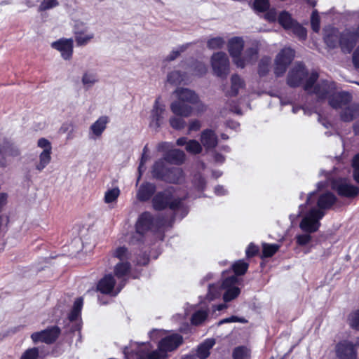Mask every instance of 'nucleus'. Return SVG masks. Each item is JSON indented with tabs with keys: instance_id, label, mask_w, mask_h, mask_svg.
I'll return each instance as SVG.
<instances>
[{
	"instance_id": "nucleus-49",
	"label": "nucleus",
	"mask_w": 359,
	"mask_h": 359,
	"mask_svg": "<svg viewBox=\"0 0 359 359\" xmlns=\"http://www.w3.org/2000/svg\"><path fill=\"white\" fill-rule=\"evenodd\" d=\"M352 167L353 169V177L359 184V153L353 156L352 159Z\"/></svg>"
},
{
	"instance_id": "nucleus-8",
	"label": "nucleus",
	"mask_w": 359,
	"mask_h": 359,
	"mask_svg": "<svg viewBox=\"0 0 359 359\" xmlns=\"http://www.w3.org/2000/svg\"><path fill=\"white\" fill-rule=\"evenodd\" d=\"M294 57V51L290 48H283L276 55L275 60V74L278 76H282L287 66L291 63Z\"/></svg>"
},
{
	"instance_id": "nucleus-35",
	"label": "nucleus",
	"mask_w": 359,
	"mask_h": 359,
	"mask_svg": "<svg viewBox=\"0 0 359 359\" xmlns=\"http://www.w3.org/2000/svg\"><path fill=\"white\" fill-rule=\"evenodd\" d=\"M83 304V300L82 298H78L76 299L74 304L72 311L69 316V319L70 321H74L79 318V317L80 316Z\"/></svg>"
},
{
	"instance_id": "nucleus-21",
	"label": "nucleus",
	"mask_w": 359,
	"mask_h": 359,
	"mask_svg": "<svg viewBox=\"0 0 359 359\" xmlns=\"http://www.w3.org/2000/svg\"><path fill=\"white\" fill-rule=\"evenodd\" d=\"M358 39L353 32H344L340 35L339 46L344 53H349L355 45Z\"/></svg>"
},
{
	"instance_id": "nucleus-33",
	"label": "nucleus",
	"mask_w": 359,
	"mask_h": 359,
	"mask_svg": "<svg viewBox=\"0 0 359 359\" xmlns=\"http://www.w3.org/2000/svg\"><path fill=\"white\" fill-rule=\"evenodd\" d=\"M185 159V154L184 151L179 149H171L170 150L163 159L165 161H168L175 164H180L184 162Z\"/></svg>"
},
{
	"instance_id": "nucleus-23",
	"label": "nucleus",
	"mask_w": 359,
	"mask_h": 359,
	"mask_svg": "<svg viewBox=\"0 0 359 359\" xmlns=\"http://www.w3.org/2000/svg\"><path fill=\"white\" fill-rule=\"evenodd\" d=\"M174 93L177 99L182 102L189 104L198 102V95L192 90L185 88H177Z\"/></svg>"
},
{
	"instance_id": "nucleus-51",
	"label": "nucleus",
	"mask_w": 359,
	"mask_h": 359,
	"mask_svg": "<svg viewBox=\"0 0 359 359\" xmlns=\"http://www.w3.org/2000/svg\"><path fill=\"white\" fill-rule=\"evenodd\" d=\"M147 147L145 146L144 147V149H143V153H142V158H141V160H140V165H139V167H138V172H139V175H140L139 177H138V180H140L142 172L145 170V168H144V164L146 163V162L149 158V156L147 155Z\"/></svg>"
},
{
	"instance_id": "nucleus-56",
	"label": "nucleus",
	"mask_w": 359,
	"mask_h": 359,
	"mask_svg": "<svg viewBox=\"0 0 359 359\" xmlns=\"http://www.w3.org/2000/svg\"><path fill=\"white\" fill-rule=\"evenodd\" d=\"M39 350L37 348L27 349L21 356V359H37Z\"/></svg>"
},
{
	"instance_id": "nucleus-50",
	"label": "nucleus",
	"mask_w": 359,
	"mask_h": 359,
	"mask_svg": "<svg viewBox=\"0 0 359 359\" xmlns=\"http://www.w3.org/2000/svg\"><path fill=\"white\" fill-rule=\"evenodd\" d=\"M170 126L176 130H180L185 126V121L180 117L172 116L169 119Z\"/></svg>"
},
{
	"instance_id": "nucleus-60",
	"label": "nucleus",
	"mask_w": 359,
	"mask_h": 359,
	"mask_svg": "<svg viewBox=\"0 0 359 359\" xmlns=\"http://www.w3.org/2000/svg\"><path fill=\"white\" fill-rule=\"evenodd\" d=\"M258 252V247L255 245L254 244L252 243H250L247 250H246V255L247 257H253L254 255H255Z\"/></svg>"
},
{
	"instance_id": "nucleus-2",
	"label": "nucleus",
	"mask_w": 359,
	"mask_h": 359,
	"mask_svg": "<svg viewBox=\"0 0 359 359\" xmlns=\"http://www.w3.org/2000/svg\"><path fill=\"white\" fill-rule=\"evenodd\" d=\"M323 216L324 213L322 211L316 209L309 210L304 215L299 227L305 233L296 236L298 245L303 246L311 242L312 237L310 234L318 231L320 224V220Z\"/></svg>"
},
{
	"instance_id": "nucleus-40",
	"label": "nucleus",
	"mask_w": 359,
	"mask_h": 359,
	"mask_svg": "<svg viewBox=\"0 0 359 359\" xmlns=\"http://www.w3.org/2000/svg\"><path fill=\"white\" fill-rule=\"evenodd\" d=\"M280 245L262 243V256L264 257H272L280 248Z\"/></svg>"
},
{
	"instance_id": "nucleus-26",
	"label": "nucleus",
	"mask_w": 359,
	"mask_h": 359,
	"mask_svg": "<svg viewBox=\"0 0 359 359\" xmlns=\"http://www.w3.org/2000/svg\"><path fill=\"white\" fill-rule=\"evenodd\" d=\"M324 41L330 48H334L339 45L340 35L338 30L329 27L324 30Z\"/></svg>"
},
{
	"instance_id": "nucleus-44",
	"label": "nucleus",
	"mask_w": 359,
	"mask_h": 359,
	"mask_svg": "<svg viewBox=\"0 0 359 359\" xmlns=\"http://www.w3.org/2000/svg\"><path fill=\"white\" fill-rule=\"evenodd\" d=\"M348 323L353 329L359 330V310L353 311L348 315Z\"/></svg>"
},
{
	"instance_id": "nucleus-38",
	"label": "nucleus",
	"mask_w": 359,
	"mask_h": 359,
	"mask_svg": "<svg viewBox=\"0 0 359 359\" xmlns=\"http://www.w3.org/2000/svg\"><path fill=\"white\" fill-rule=\"evenodd\" d=\"M208 310L200 309L194 313L191 317V323L198 325L203 323L208 318Z\"/></svg>"
},
{
	"instance_id": "nucleus-37",
	"label": "nucleus",
	"mask_w": 359,
	"mask_h": 359,
	"mask_svg": "<svg viewBox=\"0 0 359 359\" xmlns=\"http://www.w3.org/2000/svg\"><path fill=\"white\" fill-rule=\"evenodd\" d=\"M130 266L128 262H120L114 269L115 276L118 278H123L129 272Z\"/></svg>"
},
{
	"instance_id": "nucleus-28",
	"label": "nucleus",
	"mask_w": 359,
	"mask_h": 359,
	"mask_svg": "<svg viewBox=\"0 0 359 359\" xmlns=\"http://www.w3.org/2000/svg\"><path fill=\"white\" fill-rule=\"evenodd\" d=\"M201 142L206 149H212L217 144V137L214 131L207 129L202 132Z\"/></svg>"
},
{
	"instance_id": "nucleus-5",
	"label": "nucleus",
	"mask_w": 359,
	"mask_h": 359,
	"mask_svg": "<svg viewBox=\"0 0 359 359\" xmlns=\"http://www.w3.org/2000/svg\"><path fill=\"white\" fill-rule=\"evenodd\" d=\"M174 189L170 187L163 191L157 193L152 199V205L156 210H161L167 207L175 210L181 207L182 199L180 198H173L172 192Z\"/></svg>"
},
{
	"instance_id": "nucleus-17",
	"label": "nucleus",
	"mask_w": 359,
	"mask_h": 359,
	"mask_svg": "<svg viewBox=\"0 0 359 359\" xmlns=\"http://www.w3.org/2000/svg\"><path fill=\"white\" fill-rule=\"evenodd\" d=\"M244 40L242 37L234 36L231 38L227 43L228 51L236 64V59L240 58L241 52L244 48Z\"/></svg>"
},
{
	"instance_id": "nucleus-22",
	"label": "nucleus",
	"mask_w": 359,
	"mask_h": 359,
	"mask_svg": "<svg viewBox=\"0 0 359 359\" xmlns=\"http://www.w3.org/2000/svg\"><path fill=\"white\" fill-rule=\"evenodd\" d=\"M170 110L177 116L189 117L192 114L194 108L177 99L171 103Z\"/></svg>"
},
{
	"instance_id": "nucleus-19",
	"label": "nucleus",
	"mask_w": 359,
	"mask_h": 359,
	"mask_svg": "<svg viewBox=\"0 0 359 359\" xmlns=\"http://www.w3.org/2000/svg\"><path fill=\"white\" fill-rule=\"evenodd\" d=\"M336 353L337 357L341 359H355L356 358V351L353 344L346 341L337 345Z\"/></svg>"
},
{
	"instance_id": "nucleus-34",
	"label": "nucleus",
	"mask_w": 359,
	"mask_h": 359,
	"mask_svg": "<svg viewBox=\"0 0 359 359\" xmlns=\"http://www.w3.org/2000/svg\"><path fill=\"white\" fill-rule=\"evenodd\" d=\"M187 80V75L180 71L170 72L167 76V81L172 85H179Z\"/></svg>"
},
{
	"instance_id": "nucleus-10",
	"label": "nucleus",
	"mask_w": 359,
	"mask_h": 359,
	"mask_svg": "<svg viewBox=\"0 0 359 359\" xmlns=\"http://www.w3.org/2000/svg\"><path fill=\"white\" fill-rule=\"evenodd\" d=\"M259 50V42L252 41L251 45L245 49L243 55L236 59V65L238 67L244 68L248 65L254 64L258 59Z\"/></svg>"
},
{
	"instance_id": "nucleus-13",
	"label": "nucleus",
	"mask_w": 359,
	"mask_h": 359,
	"mask_svg": "<svg viewBox=\"0 0 359 359\" xmlns=\"http://www.w3.org/2000/svg\"><path fill=\"white\" fill-rule=\"evenodd\" d=\"M307 75L308 72L304 65L298 63L290 70L287 75V83L290 87L299 86Z\"/></svg>"
},
{
	"instance_id": "nucleus-14",
	"label": "nucleus",
	"mask_w": 359,
	"mask_h": 359,
	"mask_svg": "<svg viewBox=\"0 0 359 359\" xmlns=\"http://www.w3.org/2000/svg\"><path fill=\"white\" fill-rule=\"evenodd\" d=\"M332 188L336 190L339 195L345 197H354L358 195L359 189L349 183L345 179H339L332 182Z\"/></svg>"
},
{
	"instance_id": "nucleus-57",
	"label": "nucleus",
	"mask_w": 359,
	"mask_h": 359,
	"mask_svg": "<svg viewBox=\"0 0 359 359\" xmlns=\"http://www.w3.org/2000/svg\"><path fill=\"white\" fill-rule=\"evenodd\" d=\"M37 146L43 149L42 151H52L51 143L46 138H40L37 142Z\"/></svg>"
},
{
	"instance_id": "nucleus-16",
	"label": "nucleus",
	"mask_w": 359,
	"mask_h": 359,
	"mask_svg": "<svg viewBox=\"0 0 359 359\" xmlns=\"http://www.w3.org/2000/svg\"><path fill=\"white\" fill-rule=\"evenodd\" d=\"M74 36L76 45L78 46H84L90 43L94 39V33L88 31L87 26L80 27L79 25L75 26Z\"/></svg>"
},
{
	"instance_id": "nucleus-61",
	"label": "nucleus",
	"mask_w": 359,
	"mask_h": 359,
	"mask_svg": "<svg viewBox=\"0 0 359 359\" xmlns=\"http://www.w3.org/2000/svg\"><path fill=\"white\" fill-rule=\"evenodd\" d=\"M195 105V110L198 114H201L206 111L207 107L206 105L200 101L199 97H198V102L193 104Z\"/></svg>"
},
{
	"instance_id": "nucleus-12",
	"label": "nucleus",
	"mask_w": 359,
	"mask_h": 359,
	"mask_svg": "<svg viewBox=\"0 0 359 359\" xmlns=\"http://www.w3.org/2000/svg\"><path fill=\"white\" fill-rule=\"evenodd\" d=\"M60 330L57 327H51L41 332H36L32 334L31 339L34 344L44 342L51 344L58 337Z\"/></svg>"
},
{
	"instance_id": "nucleus-55",
	"label": "nucleus",
	"mask_w": 359,
	"mask_h": 359,
	"mask_svg": "<svg viewBox=\"0 0 359 359\" xmlns=\"http://www.w3.org/2000/svg\"><path fill=\"white\" fill-rule=\"evenodd\" d=\"M311 24L314 32H318L320 30V18L316 11L312 13Z\"/></svg>"
},
{
	"instance_id": "nucleus-45",
	"label": "nucleus",
	"mask_w": 359,
	"mask_h": 359,
	"mask_svg": "<svg viewBox=\"0 0 359 359\" xmlns=\"http://www.w3.org/2000/svg\"><path fill=\"white\" fill-rule=\"evenodd\" d=\"M186 150L193 154H197L202 151L201 144L196 140H189L185 147Z\"/></svg>"
},
{
	"instance_id": "nucleus-46",
	"label": "nucleus",
	"mask_w": 359,
	"mask_h": 359,
	"mask_svg": "<svg viewBox=\"0 0 359 359\" xmlns=\"http://www.w3.org/2000/svg\"><path fill=\"white\" fill-rule=\"evenodd\" d=\"M221 287L215 285H210L208 288V292L206 295V298L209 301H212L217 298H219L221 295Z\"/></svg>"
},
{
	"instance_id": "nucleus-29",
	"label": "nucleus",
	"mask_w": 359,
	"mask_h": 359,
	"mask_svg": "<svg viewBox=\"0 0 359 359\" xmlns=\"http://www.w3.org/2000/svg\"><path fill=\"white\" fill-rule=\"evenodd\" d=\"M336 197L332 193L327 192L322 194L318 200V206L319 208L311 207L309 210L312 209L319 210L323 211V209H327L330 208L335 202Z\"/></svg>"
},
{
	"instance_id": "nucleus-52",
	"label": "nucleus",
	"mask_w": 359,
	"mask_h": 359,
	"mask_svg": "<svg viewBox=\"0 0 359 359\" xmlns=\"http://www.w3.org/2000/svg\"><path fill=\"white\" fill-rule=\"evenodd\" d=\"M253 8L259 12L265 11L269 8V0H255Z\"/></svg>"
},
{
	"instance_id": "nucleus-64",
	"label": "nucleus",
	"mask_w": 359,
	"mask_h": 359,
	"mask_svg": "<svg viewBox=\"0 0 359 359\" xmlns=\"http://www.w3.org/2000/svg\"><path fill=\"white\" fill-rule=\"evenodd\" d=\"M74 130V126L72 123H65L60 128V132L62 133H66L68 131L72 133Z\"/></svg>"
},
{
	"instance_id": "nucleus-1",
	"label": "nucleus",
	"mask_w": 359,
	"mask_h": 359,
	"mask_svg": "<svg viewBox=\"0 0 359 359\" xmlns=\"http://www.w3.org/2000/svg\"><path fill=\"white\" fill-rule=\"evenodd\" d=\"M318 77L316 72L311 74L304 86L306 92L315 94L319 100L327 98L332 108L344 107L341 113V118L344 121H351L359 116V104L354 103L346 107L351 101V94L346 92L335 93V84L331 81L322 80L316 83Z\"/></svg>"
},
{
	"instance_id": "nucleus-3",
	"label": "nucleus",
	"mask_w": 359,
	"mask_h": 359,
	"mask_svg": "<svg viewBox=\"0 0 359 359\" xmlns=\"http://www.w3.org/2000/svg\"><path fill=\"white\" fill-rule=\"evenodd\" d=\"M152 176L168 183L177 184L184 179L183 172L180 168H168L163 160L157 161L152 168Z\"/></svg>"
},
{
	"instance_id": "nucleus-53",
	"label": "nucleus",
	"mask_w": 359,
	"mask_h": 359,
	"mask_svg": "<svg viewBox=\"0 0 359 359\" xmlns=\"http://www.w3.org/2000/svg\"><path fill=\"white\" fill-rule=\"evenodd\" d=\"M270 58L264 57L259 64V74L261 76L265 75L269 69Z\"/></svg>"
},
{
	"instance_id": "nucleus-41",
	"label": "nucleus",
	"mask_w": 359,
	"mask_h": 359,
	"mask_svg": "<svg viewBox=\"0 0 359 359\" xmlns=\"http://www.w3.org/2000/svg\"><path fill=\"white\" fill-rule=\"evenodd\" d=\"M191 74L195 76L201 77L207 73L206 65L202 62H196L191 68Z\"/></svg>"
},
{
	"instance_id": "nucleus-30",
	"label": "nucleus",
	"mask_w": 359,
	"mask_h": 359,
	"mask_svg": "<svg viewBox=\"0 0 359 359\" xmlns=\"http://www.w3.org/2000/svg\"><path fill=\"white\" fill-rule=\"evenodd\" d=\"M115 281L111 275H107L100 280L97 284V290L103 294L110 293L114 287Z\"/></svg>"
},
{
	"instance_id": "nucleus-54",
	"label": "nucleus",
	"mask_w": 359,
	"mask_h": 359,
	"mask_svg": "<svg viewBox=\"0 0 359 359\" xmlns=\"http://www.w3.org/2000/svg\"><path fill=\"white\" fill-rule=\"evenodd\" d=\"M114 255L121 261L126 260L129 258L128 250L125 247L116 248L114 252Z\"/></svg>"
},
{
	"instance_id": "nucleus-63",
	"label": "nucleus",
	"mask_w": 359,
	"mask_h": 359,
	"mask_svg": "<svg viewBox=\"0 0 359 359\" xmlns=\"http://www.w3.org/2000/svg\"><path fill=\"white\" fill-rule=\"evenodd\" d=\"M352 61L354 67L359 69V46L354 50L352 56Z\"/></svg>"
},
{
	"instance_id": "nucleus-42",
	"label": "nucleus",
	"mask_w": 359,
	"mask_h": 359,
	"mask_svg": "<svg viewBox=\"0 0 359 359\" xmlns=\"http://www.w3.org/2000/svg\"><path fill=\"white\" fill-rule=\"evenodd\" d=\"M59 6L58 0H41L39 8V12H43L48 10L53 9Z\"/></svg>"
},
{
	"instance_id": "nucleus-47",
	"label": "nucleus",
	"mask_w": 359,
	"mask_h": 359,
	"mask_svg": "<svg viewBox=\"0 0 359 359\" xmlns=\"http://www.w3.org/2000/svg\"><path fill=\"white\" fill-rule=\"evenodd\" d=\"M233 359H250V351L244 346L235 348L233 351Z\"/></svg>"
},
{
	"instance_id": "nucleus-48",
	"label": "nucleus",
	"mask_w": 359,
	"mask_h": 359,
	"mask_svg": "<svg viewBox=\"0 0 359 359\" xmlns=\"http://www.w3.org/2000/svg\"><path fill=\"white\" fill-rule=\"evenodd\" d=\"M248 268V264L243 260H238L232 265V269L236 275L244 274Z\"/></svg>"
},
{
	"instance_id": "nucleus-59",
	"label": "nucleus",
	"mask_w": 359,
	"mask_h": 359,
	"mask_svg": "<svg viewBox=\"0 0 359 359\" xmlns=\"http://www.w3.org/2000/svg\"><path fill=\"white\" fill-rule=\"evenodd\" d=\"M185 50V48L182 46L178 48L176 50H173L167 57L166 60L168 61H172L176 59L181 53H182Z\"/></svg>"
},
{
	"instance_id": "nucleus-11",
	"label": "nucleus",
	"mask_w": 359,
	"mask_h": 359,
	"mask_svg": "<svg viewBox=\"0 0 359 359\" xmlns=\"http://www.w3.org/2000/svg\"><path fill=\"white\" fill-rule=\"evenodd\" d=\"M238 278L232 276L224 280L222 284V288L225 290L223 294V299L225 302H230L236 298L240 292V288L236 285Z\"/></svg>"
},
{
	"instance_id": "nucleus-62",
	"label": "nucleus",
	"mask_w": 359,
	"mask_h": 359,
	"mask_svg": "<svg viewBox=\"0 0 359 359\" xmlns=\"http://www.w3.org/2000/svg\"><path fill=\"white\" fill-rule=\"evenodd\" d=\"M265 18L269 22H275L277 19V13L274 9L269 10L265 14Z\"/></svg>"
},
{
	"instance_id": "nucleus-6",
	"label": "nucleus",
	"mask_w": 359,
	"mask_h": 359,
	"mask_svg": "<svg viewBox=\"0 0 359 359\" xmlns=\"http://www.w3.org/2000/svg\"><path fill=\"white\" fill-rule=\"evenodd\" d=\"M210 64L215 76L225 79L229 74L230 62L228 55L224 52H217L212 54Z\"/></svg>"
},
{
	"instance_id": "nucleus-15",
	"label": "nucleus",
	"mask_w": 359,
	"mask_h": 359,
	"mask_svg": "<svg viewBox=\"0 0 359 359\" xmlns=\"http://www.w3.org/2000/svg\"><path fill=\"white\" fill-rule=\"evenodd\" d=\"M51 47L58 50L64 60H69L72 57L74 48V41L72 39H60L53 42Z\"/></svg>"
},
{
	"instance_id": "nucleus-58",
	"label": "nucleus",
	"mask_w": 359,
	"mask_h": 359,
	"mask_svg": "<svg viewBox=\"0 0 359 359\" xmlns=\"http://www.w3.org/2000/svg\"><path fill=\"white\" fill-rule=\"evenodd\" d=\"M236 322L245 323H247V320H245L243 318H239V317L233 316L229 318H226L221 320L218 324L222 325L224 323H236Z\"/></svg>"
},
{
	"instance_id": "nucleus-27",
	"label": "nucleus",
	"mask_w": 359,
	"mask_h": 359,
	"mask_svg": "<svg viewBox=\"0 0 359 359\" xmlns=\"http://www.w3.org/2000/svg\"><path fill=\"white\" fill-rule=\"evenodd\" d=\"M156 189V185L152 183L146 182L140 185L137 192V198L141 201H147L151 198Z\"/></svg>"
},
{
	"instance_id": "nucleus-25",
	"label": "nucleus",
	"mask_w": 359,
	"mask_h": 359,
	"mask_svg": "<svg viewBox=\"0 0 359 359\" xmlns=\"http://www.w3.org/2000/svg\"><path fill=\"white\" fill-rule=\"evenodd\" d=\"M230 81V88L225 91V94L228 96H236L240 90L245 87V81L238 74H233L231 76Z\"/></svg>"
},
{
	"instance_id": "nucleus-24",
	"label": "nucleus",
	"mask_w": 359,
	"mask_h": 359,
	"mask_svg": "<svg viewBox=\"0 0 359 359\" xmlns=\"http://www.w3.org/2000/svg\"><path fill=\"white\" fill-rule=\"evenodd\" d=\"M0 154L3 156V159L0 161L1 167H6L4 158L6 157L15 158L21 154L20 149L15 144L6 142L3 146H0Z\"/></svg>"
},
{
	"instance_id": "nucleus-43",
	"label": "nucleus",
	"mask_w": 359,
	"mask_h": 359,
	"mask_svg": "<svg viewBox=\"0 0 359 359\" xmlns=\"http://www.w3.org/2000/svg\"><path fill=\"white\" fill-rule=\"evenodd\" d=\"M225 44V41L222 37L217 36L209 39L207 42V46L210 49H220Z\"/></svg>"
},
{
	"instance_id": "nucleus-36",
	"label": "nucleus",
	"mask_w": 359,
	"mask_h": 359,
	"mask_svg": "<svg viewBox=\"0 0 359 359\" xmlns=\"http://www.w3.org/2000/svg\"><path fill=\"white\" fill-rule=\"evenodd\" d=\"M97 81L98 79L95 73L87 72L82 76L81 82L88 88L92 87Z\"/></svg>"
},
{
	"instance_id": "nucleus-32",
	"label": "nucleus",
	"mask_w": 359,
	"mask_h": 359,
	"mask_svg": "<svg viewBox=\"0 0 359 359\" xmlns=\"http://www.w3.org/2000/svg\"><path fill=\"white\" fill-rule=\"evenodd\" d=\"M215 341L213 339H208L200 344L196 351V355L200 359H205L210 355V350L213 347Z\"/></svg>"
},
{
	"instance_id": "nucleus-7",
	"label": "nucleus",
	"mask_w": 359,
	"mask_h": 359,
	"mask_svg": "<svg viewBox=\"0 0 359 359\" xmlns=\"http://www.w3.org/2000/svg\"><path fill=\"white\" fill-rule=\"evenodd\" d=\"M279 24L286 30L291 31L300 39H305L306 30L294 20L287 11H282L278 17Z\"/></svg>"
},
{
	"instance_id": "nucleus-18",
	"label": "nucleus",
	"mask_w": 359,
	"mask_h": 359,
	"mask_svg": "<svg viewBox=\"0 0 359 359\" xmlns=\"http://www.w3.org/2000/svg\"><path fill=\"white\" fill-rule=\"evenodd\" d=\"M109 121V118L107 116H100L95 121L89 128V138L96 140L102 136L105 130L107 125Z\"/></svg>"
},
{
	"instance_id": "nucleus-31",
	"label": "nucleus",
	"mask_w": 359,
	"mask_h": 359,
	"mask_svg": "<svg viewBox=\"0 0 359 359\" xmlns=\"http://www.w3.org/2000/svg\"><path fill=\"white\" fill-rule=\"evenodd\" d=\"M52 151H41L39 155V159L34 163V168L39 172H42L50 163Z\"/></svg>"
},
{
	"instance_id": "nucleus-39",
	"label": "nucleus",
	"mask_w": 359,
	"mask_h": 359,
	"mask_svg": "<svg viewBox=\"0 0 359 359\" xmlns=\"http://www.w3.org/2000/svg\"><path fill=\"white\" fill-rule=\"evenodd\" d=\"M120 193V189L118 187L108 189L104 194V201L107 204L116 202Z\"/></svg>"
},
{
	"instance_id": "nucleus-20",
	"label": "nucleus",
	"mask_w": 359,
	"mask_h": 359,
	"mask_svg": "<svg viewBox=\"0 0 359 359\" xmlns=\"http://www.w3.org/2000/svg\"><path fill=\"white\" fill-rule=\"evenodd\" d=\"M153 217L148 212H143L138 218L136 223V232L139 235H143L144 233L151 229L153 225Z\"/></svg>"
},
{
	"instance_id": "nucleus-4",
	"label": "nucleus",
	"mask_w": 359,
	"mask_h": 359,
	"mask_svg": "<svg viewBox=\"0 0 359 359\" xmlns=\"http://www.w3.org/2000/svg\"><path fill=\"white\" fill-rule=\"evenodd\" d=\"M183 341L179 334H172L163 338L158 343V349L149 353L145 358L140 356L138 359H165L168 351L176 349Z\"/></svg>"
},
{
	"instance_id": "nucleus-9",
	"label": "nucleus",
	"mask_w": 359,
	"mask_h": 359,
	"mask_svg": "<svg viewBox=\"0 0 359 359\" xmlns=\"http://www.w3.org/2000/svg\"><path fill=\"white\" fill-rule=\"evenodd\" d=\"M165 114V106L157 98L153 105L149 116V126L151 128L156 130L164 123Z\"/></svg>"
}]
</instances>
